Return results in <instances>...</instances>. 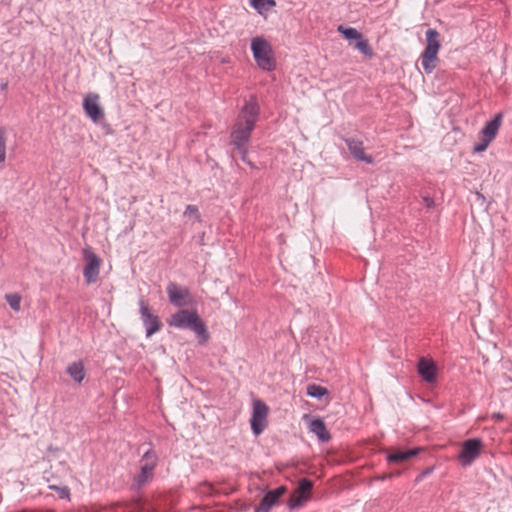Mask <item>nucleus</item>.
<instances>
[{
    "instance_id": "nucleus-1",
    "label": "nucleus",
    "mask_w": 512,
    "mask_h": 512,
    "mask_svg": "<svg viewBox=\"0 0 512 512\" xmlns=\"http://www.w3.org/2000/svg\"><path fill=\"white\" fill-rule=\"evenodd\" d=\"M258 118L259 106L255 97H251L242 107L231 132V141L235 147L248 144Z\"/></svg>"
},
{
    "instance_id": "nucleus-2",
    "label": "nucleus",
    "mask_w": 512,
    "mask_h": 512,
    "mask_svg": "<svg viewBox=\"0 0 512 512\" xmlns=\"http://www.w3.org/2000/svg\"><path fill=\"white\" fill-rule=\"evenodd\" d=\"M251 52L257 66L266 72L276 68V60L271 44L263 37L257 36L251 39Z\"/></svg>"
},
{
    "instance_id": "nucleus-3",
    "label": "nucleus",
    "mask_w": 512,
    "mask_h": 512,
    "mask_svg": "<svg viewBox=\"0 0 512 512\" xmlns=\"http://www.w3.org/2000/svg\"><path fill=\"white\" fill-rule=\"evenodd\" d=\"M427 45L421 54V64L427 74H431L438 63V53L441 48L439 33L435 29L426 31Z\"/></svg>"
},
{
    "instance_id": "nucleus-4",
    "label": "nucleus",
    "mask_w": 512,
    "mask_h": 512,
    "mask_svg": "<svg viewBox=\"0 0 512 512\" xmlns=\"http://www.w3.org/2000/svg\"><path fill=\"white\" fill-rule=\"evenodd\" d=\"M502 118V114L498 113L485 123L484 127L480 131L479 141L473 146V153L480 154L487 150L498 134Z\"/></svg>"
},
{
    "instance_id": "nucleus-5",
    "label": "nucleus",
    "mask_w": 512,
    "mask_h": 512,
    "mask_svg": "<svg viewBox=\"0 0 512 512\" xmlns=\"http://www.w3.org/2000/svg\"><path fill=\"white\" fill-rule=\"evenodd\" d=\"M269 408L260 399L252 401V415L250 419L251 431L254 436H259L268 426Z\"/></svg>"
},
{
    "instance_id": "nucleus-6",
    "label": "nucleus",
    "mask_w": 512,
    "mask_h": 512,
    "mask_svg": "<svg viewBox=\"0 0 512 512\" xmlns=\"http://www.w3.org/2000/svg\"><path fill=\"white\" fill-rule=\"evenodd\" d=\"M139 313L147 338L161 330L162 322L157 315L152 313L149 303L143 297L139 300Z\"/></svg>"
},
{
    "instance_id": "nucleus-7",
    "label": "nucleus",
    "mask_w": 512,
    "mask_h": 512,
    "mask_svg": "<svg viewBox=\"0 0 512 512\" xmlns=\"http://www.w3.org/2000/svg\"><path fill=\"white\" fill-rule=\"evenodd\" d=\"M347 40H353L354 48L368 58L374 56L373 50L367 39L355 28L340 25L337 29Z\"/></svg>"
},
{
    "instance_id": "nucleus-8",
    "label": "nucleus",
    "mask_w": 512,
    "mask_h": 512,
    "mask_svg": "<svg viewBox=\"0 0 512 512\" xmlns=\"http://www.w3.org/2000/svg\"><path fill=\"white\" fill-rule=\"evenodd\" d=\"M86 264L83 269V276L87 284H93L98 280L101 259L91 250H84Z\"/></svg>"
},
{
    "instance_id": "nucleus-9",
    "label": "nucleus",
    "mask_w": 512,
    "mask_h": 512,
    "mask_svg": "<svg viewBox=\"0 0 512 512\" xmlns=\"http://www.w3.org/2000/svg\"><path fill=\"white\" fill-rule=\"evenodd\" d=\"M481 451V441L479 439H470L464 442L459 454V461L463 466L471 465L479 456Z\"/></svg>"
},
{
    "instance_id": "nucleus-10",
    "label": "nucleus",
    "mask_w": 512,
    "mask_h": 512,
    "mask_svg": "<svg viewBox=\"0 0 512 512\" xmlns=\"http://www.w3.org/2000/svg\"><path fill=\"white\" fill-rule=\"evenodd\" d=\"M169 301L177 307H183L190 298V291L187 287L180 286L174 282H170L166 288Z\"/></svg>"
},
{
    "instance_id": "nucleus-11",
    "label": "nucleus",
    "mask_w": 512,
    "mask_h": 512,
    "mask_svg": "<svg viewBox=\"0 0 512 512\" xmlns=\"http://www.w3.org/2000/svg\"><path fill=\"white\" fill-rule=\"evenodd\" d=\"M99 95L96 93H89L83 100V109L86 115L94 122H98L104 117V113L98 104Z\"/></svg>"
},
{
    "instance_id": "nucleus-12",
    "label": "nucleus",
    "mask_w": 512,
    "mask_h": 512,
    "mask_svg": "<svg viewBox=\"0 0 512 512\" xmlns=\"http://www.w3.org/2000/svg\"><path fill=\"white\" fill-rule=\"evenodd\" d=\"M286 492L285 486H280L274 490L268 491L259 506L255 509V512H270L271 508L276 505L279 498Z\"/></svg>"
},
{
    "instance_id": "nucleus-13",
    "label": "nucleus",
    "mask_w": 512,
    "mask_h": 512,
    "mask_svg": "<svg viewBox=\"0 0 512 512\" xmlns=\"http://www.w3.org/2000/svg\"><path fill=\"white\" fill-rule=\"evenodd\" d=\"M312 483L307 479H302L299 482V486L295 491V494L291 497L289 501V506L291 508L299 507L302 502L306 501L311 493Z\"/></svg>"
},
{
    "instance_id": "nucleus-14",
    "label": "nucleus",
    "mask_w": 512,
    "mask_h": 512,
    "mask_svg": "<svg viewBox=\"0 0 512 512\" xmlns=\"http://www.w3.org/2000/svg\"><path fill=\"white\" fill-rule=\"evenodd\" d=\"M170 327L192 330V310H179L167 321Z\"/></svg>"
},
{
    "instance_id": "nucleus-15",
    "label": "nucleus",
    "mask_w": 512,
    "mask_h": 512,
    "mask_svg": "<svg viewBox=\"0 0 512 512\" xmlns=\"http://www.w3.org/2000/svg\"><path fill=\"white\" fill-rule=\"evenodd\" d=\"M155 468L151 464H141L140 472L133 479L132 488L140 490L154 477Z\"/></svg>"
},
{
    "instance_id": "nucleus-16",
    "label": "nucleus",
    "mask_w": 512,
    "mask_h": 512,
    "mask_svg": "<svg viewBox=\"0 0 512 512\" xmlns=\"http://www.w3.org/2000/svg\"><path fill=\"white\" fill-rule=\"evenodd\" d=\"M418 373L424 381L433 383L436 380L437 368L432 360L420 358L417 365Z\"/></svg>"
},
{
    "instance_id": "nucleus-17",
    "label": "nucleus",
    "mask_w": 512,
    "mask_h": 512,
    "mask_svg": "<svg viewBox=\"0 0 512 512\" xmlns=\"http://www.w3.org/2000/svg\"><path fill=\"white\" fill-rule=\"evenodd\" d=\"M345 143L352 154V156L360 161H364L368 164L373 163V158L368 156L364 152L363 142L354 138L345 139Z\"/></svg>"
},
{
    "instance_id": "nucleus-18",
    "label": "nucleus",
    "mask_w": 512,
    "mask_h": 512,
    "mask_svg": "<svg viewBox=\"0 0 512 512\" xmlns=\"http://www.w3.org/2000/svg\"><path fill=\"white\" fill-rule=\"evenodd\" d=\"M308 429L313 433L320 442H328L330 434L326 429L325 423L320 418L311 419L308 424Z\"/></svg>"
},
{
    "instance_id": "nucleus-19",
    "label": "nucleus",
    "mask_w": 512,
    "mask_h": 512,
    "mask_svg": "<svg viewBox=\"0 0 512 512\" xmlns=\"http://www.w3.org/2000/svg\"><path fill=\"white\" fill-rule=\"evenodd\" d=\"M194 334L199 345H205L210 340V333L205 323L194 313Z\"/></svg>"
},
{
    "instance_id": "nucleus-20",
    "label": "nucleus",
    "mask_w": 512,
    "mask_h": 512,
    "mask_svg": "<svg viewBox=\"0 0 512 512\" xmlns=\"http://www.w3.org/2000/svg\"><path fill=\"white\" fill-rule=\"evenodd\" d=\"M66 373L78 384L85 378V369L81 360L72 362L66 368Z\"/></svg>"
},
{
    "instance_id": "nucleus-21",
    "label": "nucleus",
    "mask_w": 512,
    "mask_h": 512,
    "mask_svg": "<svg viewBox=\"0 0 512 512\" xmlns=\"http://www.w3.org/2000/svg\"><path fill=\"white\" fill-rule=\"evenodd\" d=\"M123 512H157L155 508L148 507L146 501L136 498L130 503L123 505Z\"/></svg>"
},
{
    "instance_id": "nucleus-22",
    "label": "nucleus",
    "mask_w": 512,
    "mask_h": 512,
    "mask_svg": "<svg viewBox=\"0 0 512 512\" xmlns=\"http://www.w3.org/2000/svg\"><path fill=\"white\" fill-rule=\"evenodd\" d=\"M250 5L260 15H266L276 5V3L274 0H250Z\"/></svg>"
},
{
    "instance_id": "nucleus-23",
    "label": "nucleus",
    "mask_w": 512,
    "mask_h": 512,
    "mask_svg": "<svg viewBox=\"0 0 512 512\" xmlns=\"http://www.w3.org/2000/svg\"><path fill=\"white\" fill-rule=\"evenodd\" d=\"M418 453V450L397 451L388 455L389 462L402 463Z\"/></svg>"
},
{
    "instance_id": "nucleus-24",
    "label": "nucleus",
    "mask_w": 512,
    "mask_h": 512,
    "mask_svg": "<svg viewBox=\"0 0 512 512\" xmlns=\"http://www.w3.org/2000/svg\"><path fill=\"white\" fill-rule=\"evenodd\" d=\"M328 394V390L320 385L310 384L307 386V395L311 398L320 399Z\"/></svg>"
},
{
    "instance_id": "nucleus-25",
    "label": "nucleus",
    "mask_w": 512,
    "mask_h": 512,
    "mask_svg": "<svg viewBox=\"0 0 512 512\" xmlns=\"http://www.w3.org/2000/svg\"><path fill=\"white\" fill-rule=\"evenodd\" d=\"M157 460L158 456L156 452L153 450L152 447H150L144 452L140 462L142 464H151L153 468H156Z\"/></svg>"
},
{
    "instance_id": "nucleus-26",
    "label": "nucleus",
    "mask_w": 512,
    "mask_h": 512,
    "mask_svg": "<svg viewBox=\"0 0 512 512\" xmlns=\"http://www.w3.org/2000/svg\"><path fill=\"white\" fill-rule=\"evenodd\" d=\"M5 300L9 304L12 310L19 311L20 310V303H21V297L19 294H6Z\"/></svg>"
},
{
    "instance_id": "nucleus-27",
    "label": "nucleus",
    "mask_w": 512,
    "mask_h": 512,
    "mask_svg": "<svg viewBox=\"0 0 512 512\" xmlns=\"http://www.w3.org/2000/svg\"><path fill=\"white\" fill-rule=\"evenodd\" d=\"M6 157V130L0 127V163L5 161Z\"/></svg>"
},
{
    "instance_id": "nucleus-28",
    "label": "nucleus",
    "mask_w": 512,
    "mask_h": 512,
    "mask_svg": "<svg viewBox=\"0 0 512 512\" xmlns=\"http://www.w3.org/2000/svg\"><path fill=\"white\" fill-rule=\"evenodd\" d=\"M49 488L51 490H54L58 493V496L60 499H68L70 496V490L67 486H56V485H50Z\"/></svg>"
},
{
    "instance_id": "nucleus-29",
    "label": "nucleus",
    "mask_w": 512,
    "mask_h": 512,
    "mask_svg": "<svg viewBox=\"0 0 512 512\" xmlns=\"http://www.w3.org/2000/svg\"><path fill=\"white\" fill-rule=\"evenodd\" d=\"M197 227H196V221L194 220V229H198L200 230V239H199V242L201 244H205V241H204V238H205V235L209 232H211V228L210 227H206L202 224V222L200 220L197 221Z\"/></svg>"
},
{
    "instance_id": "nucleus-30",
    "label": "nucleus",
    "mask_w": 512,
    "mask_h": 512,
    "mask_svg": "<svg viewBox=\"0 0 512 512\" xmlns=\"http://www.w3.org/2000/svg\"><path fill=\"white\" fill-rule=\"evenodd\" d=\"M235 148L239 151L242 161L245 163L248 162L249 158H248L247 145H243L242 147H235Z\"/></svg>"
},
{
    "instance_id": "nucleus-31",
    "label": "nucleus",
    "mask_w": 512,
    "mask_h": 512,
    "mask_svg": "<svg viewBox=\"0 0 512 512\" xmlns=\"http://www.w3.org/2000/svg\"><path fill=\"white\" fill-rule=\"evenodd\" d=\"M423 202L425 203L427 208H433L434 207V200L430 196L423 197Z\"/></svg>"
},
{
    "instance_id": "nucleus-32",
    "label": "nucleus",
    "mask_w": 512,
    "mask_h": 512,
    "mask_svg": "<svg viewBox=\"0 0 512 512\" xmlns=\"http://www.w3.org/2000/svg\"><path fill=\"white\" fill-rule=\"evenodd\" d=\"M492 418L495 419L496 421H500L504 418V415L497 412L492 414Z\"/></svg>"
},
{
    "instance_id": "nucleus-33",
    "label": "nucleus",
    "mask_w": 512,
    "mask_h": 512,
    "mask_svg": "<svg viewBox=\"0 0 512 512\" xmlns=\"http://www.w3.org/2000/svg\"><path fill=\"white\" fill-rule=\"evenodd\" d=\"M192 214V205H187L186 209L184 211V215H191Z\"/></svg>"
},
{
    "instance_id": "nucleus-34",
    "label": "nucleus",
    "mask_w": 512,
    "mask_h": 512,
    "mask_svg": "<svg viewBox=\"0 0 512 512\" xmlns=\"http://www.w3.org/2000/svg\"><path fill=\"white\" fill-rule=\"evenodd\" d=\"M246 164H248L251 168H254V164L250 160H248V162H246Z\"/></svg>"
},
{
    "instance_id": "nucleus-35",
    "label": "nucleus",
    "mask_w": 512,
    "mask_h": 512,
    "mask_svg": "<svg viewBox=\"0 0 512 512\" xmlns=\"http://www.w3.org/2000/svg\"><path fill=\"white\" fill-rule=\"evenodd\" d=\"M7 88V83L1 85V89L5 90Z\"/></svg>"
}]
</instances>
